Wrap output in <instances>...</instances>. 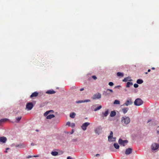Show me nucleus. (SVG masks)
<instances>
[{
	"mask_svg": "<svg viewBox=\"0 0 159 159\" xmlns=\"http://www.w3.org/2000/svg\"><path fill=\"white\" fill-rule=\"evenodd\" d=\"M50 112L51 113H52L54 112V111L52 110H50L46 111L44 113V116H47L46 117L47 119H51L55 117V116L53 114H50L47 116V115Z\"/></svg>",
	"mask_w": 159,
	"mask_h": 159,
	"instance_id": "nucleus-1",
	"label": "nucleus"
},
{
	"mask_svg": "<svg viewBox=\"0 0 159 159\" xmlns=\"http://www.w3.org/2000/svg\"><path fill=\"white\" fill-rule=\"evenodd\" d=\"M130 122V119L129 117L126 116H124L122 118L121 122L122 123L127 125Z\"/></svg>",
	"mask_w": 159,
	"mask_h": 159,
	"instance_id": "nucleus-2",
	"label": "nucleus"
},
{
	"mask_svg": "<svg viewBox=\"0 0 159 159\" xmlns=\"http://www.w3.org/2000/svg\"><path fill=\"white\" fill-rule=\"evenodd\" d=\"M143 103V101L140 98L136 99L134 102V104L136 106H139Z\"/></svg>",
	"mask_w": 159,
	"mask_h": 159,
	"instance_id": "nucleus-3",
	"label": "nucleus"
},
{
	"mask_svg": "<svg viewBox=\"0 0 159 159\" xmlns=\"http://www.w3.org/2000/svg\"><path fill=\"white\" fill-rule=\"evenodd\" d=\"M101 97V95L100 93H98L94 94L92 97V99L96 100L100 99Z\"/></svg>",
	"mask_w": 159,
	"mask_h": 159,
	"instance_id": "nucleus-4",
	"label": "nucleus"
},
{
	"mask_svg": "<svg viewBox=\"0 0 159 159\" xmlns=\"http://www.w3.org/2000/svg\"><path fill=\"white\" fill-rule=\"evenodd\" d=\"M113 133L112 131H111L110 133V135L108 137V141L110 142H114L116 141L115 138L113 137Z\"/></svg>",
	"mask_w": 159,
	"mask_h": 159,
	"instance_id": "nucleus-5",
	"label": "nucleus"
},
{
	"mask_svg": "<svg viewBox=\"0 0 159 159\" xmlns=\"http://www.w3.org/2000/svg\"><path fill=\"white\" fill-rule=\"evenodd\" d=\"M159 148V144L157 143H154L151 145V149L152 150H155Z\"/></svg>",
	"mask_w": 159,
	"mask_h": 159,
	"instance_id": "nucleus-6",
	"label": "nucleus"
},
{
	"mask_svg": "<svg viewBox=\"0 0 159 159\" xmlns=\"http://www.w3.org/2000/svg\"><path fill=\"white\" fill-rule=\"evenodd\" d=\"M128 141L127 140H123L121 139H120L118 141V143L120 145H122L124 146H125V144L127 143Z\"/></svg>",
	"mask_w": 159,
	"mask_h": 159,
	"instance_id": "nucleus-7",
	"label": "nucleus"
},
{
	"mask_svg": "<svg viewBox=\"0 0 159 159\" xmlns=\"http://www.w3.org/2000/svg\"><path fill=\"white\" fill-rule=\"evenodd\" d=\"M90 125L89 122H85L81 126V128L84 130H85L86 129L87 127Z\"/></svg>",
	"mask_w": 159,
	"mask_h": 159,
	"instance_id": "nucleus-8",
	"label": "nucleus"
},
{
	"mask_svg": "<svg viewBox=\"0 0 159 159\" xmlns=\"http://www.w3.org/2000/svg\"><path fill=\"white\" fill-rule=\"evenodd\" d=\"M33 107V104L32 102L28 103L26 105V108L28 110H31Z\"/></svg>",
	"mask_w": 159,
	"mask_h": 159,
	"instance_id": "nucleus-9",
	"label": "nucleus"
},
{
	"mask_svg": "<svg viewBox=\"0 0 159 159\" xmlns=\"http://www.w3.org/2000/svg\"><path fill=\"white\" fill-rule=\"evenodd\" d=\"M113 92V90L111 89H107L106 91L104 93V94L105 96L111 94V93Z\"/></svg>",
	"mask_w": 159,
	"mask_h": 159,
	"instance_id": "nucleus-10",
	"label": "nucleus"
},
{
	"mask_svg": "<svg viewBox=\"0 0 159 159\" xmlns=\"http://www.w3.org/2000/svg\"><path fill=\"white\" fill-rule=\"evenodd\" d=\"M102 130V128L101 126H99L97 127L95 130V133L99 134L101 132V130Z\"/></svg>",
	"mask_w": 159,
	"mask_h": 159,
	"instance_id": "nucleus-11",
	"label": "nucleus"
},
{
	"mask_svg": "<svg viewBox=\"0 0 159 159\" xmlns=\"http://www.w3.org/2000/svg\"><path fill=\"white\" fill-rule=\"evenodd\" d=\"M133 103L132 100L131 99H130L129 100H127L126 102L123 104V105H126L128 106L129 105H131Z\"/></svg>",
	"mask_w": 159,
	"mask_h": 159,
	"instance_id": "nucleus-12",
	"label": "nucleus"
},
{
	"mask_svg": "<svg viewBox=\"0 0 159 159\" xmlns=\"http://www.w3.org/2000/svg\"><path fill=\"white\" fill-rule=\"evenodd\" d=\"M132 149L131 148H127L125 151V154L126 155H129L132 152Z\"/></svg>",
	"mask_w": 159,
	"mask_h": 159,
	"instance_id": "nucleus-13",
	"label": "nucleus"
},
{
	"mask_svg": "<svg viewBox=\"0 0 159 159\" xmlns=\"http://www.w3.org/2000/svg\"><path fill=\"white\" fill-rule=\"evenodd\" d=\"M7 138L4 137H0V142L2 143H5L7 141Z\"/></svg>",
	"mask_w": 159,
	"mask_h": 159,
	"instance_id": "nucleus-14",
	"label": "nucleus"
},
{
	"mask_svg": "<svg viewBox=\"0 0 159 159\" xmlns=\"http://www.w3.org/2000/svg\"><path fill=\"white\" fill-rule=\"evenodd\" d=\"M38 94L39 93L38 92H34L30 96V98H32L34 97H36L38 96Z\"/></svg>",
	"mask_w": 159,
	"mask_h": 159,
	"instance_id": "nucleus-15",
	"label": "nucleus"
},
{
	"mask_svg": "<svg viewBox=\"0 0 159 159\" xmlns=\"http://www.w3.org/2000/svg\"><path fill=\"white\" fill-rule=\"evenodd\" d=\"M90 100L89 99L84 100H80L76 101V102L77 103H80L84 102H90Z\"/></svg>",
	"mask_w": 159,
	"mask_h": 159,
	"instance_id": "nucleus-16",
	"label": "nucleus"
},
{
	"mask_svg": "<svg viewBox=\"0 0 159 159\" xmlns=\"http://www.w3.org/2000/svg\"><path fill=\"white\" fill-rule=\"evenodd\" d=\"M56 93V92L54 91L53 90H48L46 91V93L49 94H54Z\"/></svg>",
	"mask_w": 159,
	"mask_h": 159,
	"instance_id": "nucleus-17",
	"label": "nucleus"
},
{
	"mask_svg": "<svg viewBox=\"0 0 159 159\" xmlns=\"http://www.w3.org/2000/svg\"><path fill=\"white\" fill-rule=\"evenodd\" d=\"M108 114V110H107L105 112H102V114L103 115L102 116V117H104L107 116Z\"/></svg>",
	"mask_w": 159,
	"mask_h": 159,
	"instance_id": "nucleus-18",
	"label": "nucleus"
},
{
	"mask_svg": "<svg viewBox=\"0 0 159 159\" xmlns=\"http://www.w3.org/2000/svg\"><path fill=\"white\" fill-rule=\"evenodd\" d=\"M129 108L128 107H125L122 109V111L124 114L126 113L128 111Z\"/></svg>",
	"mask_w": 159,
	"mask_h": 159,
	"instance_id": "nucleus-19",
	"label": "nucleus"
},
{
	"mask_svg": "<svg viewBox=\"0 0 159 159\" xmlns=\"http://www.w3.org/2000/svg\"><path fill=\"white\" fill-rule=\"evenodd\" d=\"M75 115L76 114L75 112H72L70 114V116L71 118H73L75 117Z\"/></svg>",
	"mask_w": 159,
	"mask_h": 159,
	"instance_id": "nucleus-20",
	"label": "nucleus"
},
{
	"mask_svg": "<svg viewBox=\"0 0 159 159\" xmlns=\"http://www.w3.org/2000/svg\"><path fill=\"white\" fill-rule=\"evenodd\" d=\"M116 115V113L115 111H112L111 112V113L110 114V116L111 117H113L115 116Z\"/></svg>",
	"mask_w": 159,
	"mask_h": 159,
	"instance_id": "nucleus-21",
	"label": "nucleus"
},
{
	"mask_svg": "<svg viewBox=\"0 0 159 159\" xmlns=\"http://www.w3.org/2000/svg\"><path fill=\"white\" fill-rule=\"evenodd\" d=\"M133 84L132 82H128L127 83L126 87L128 88L130 87V86L132 85Z\"/></svg>",
	"mask_w": 159,
	"mask_h": 159,
	"instance_id": "nucleus-22",
	"label": "nucleus"
},
{
	"mask_svg": "<svg viewBox=\"0 0 159 159\" xmlns=\"http://www.w3.org/2000/svg\"><path fill=\"white\" fill-rule=\"evenodd\" d=\"M130 78L129 77H126L125 78V79H124L123 80V82H126L128 80H129V81H131L132 80H129V79Z\"/></svg>",
	"mask_w": 159,
	"mask_h": 159,
	"instance_id": "nucleus-23",
	"label": "nucleus"
},
{
	"mask_svg": "<svg viewBox=\"0 0 159 159\" xmlns=\"http://www.w3.org/2000/svg\"><path fill=\"white\" fill-rule=\"evenodd\" d=\"M136 82L138 84H141L143 83V81L141 79H139L137 80Z\"/></svg>",
	"mask_w": 159,
	"mask_h": 159,
	"instance_id": "nucleus-24",
	"label": "nucleus"
},
{
	"mask_svg": "<svg viewBox=\"0 0 159 159\" xmlns=\"http://www.w3.org/2000/svg\"><path fill=\"white\" fill-rule=\"evenodd\" d=\"M58 154V152L56 151L52 152H51L52 155L53 156H56Z\"/></svg>",
	"mask_w": 159,
	"mask_h": 159,
	"instance_id": "nucleus-25",
	"label": "nucleus"
},
{
	"mask_svg": "<svg viewBox=\"0 0 159 159\" xmlns=\"http://www.w3.org/2000/svg\"><path fill=\"white\" fill-rule=\"evenodd\" d=\"M114 147L116 149H119V146L117 143H114Z\"/></svg>",
	"mask_w": 159,
	"mask_h": 159,
	"instance_id": "nucleus-26",
	"label": "nucleus"
},
{
	"mask_svg": "<svg viewBox=\"0 0 159 159\" xmlns=\"http://www.w3.org/2000/svg\"><path fill=\"white\" fill-rule=\"evenodd\" d=\"M102 107L100 105V106H99L98 107H97L96 108H95L94 109V111H96L98 110H100V109H101Z\"/></svg>",
	"mask_w": 159,
	"mask_h": 159,
	"instance_id": "nucleus-27",
	"label": "nucleus"
},
{
	"mask_svg": "<svg viewBox=\"0 0 159 159\" xmlns=\"http://www.w3.org/2000/svg\"><path fill=\"white\" fill-rule=\"evenodd\" d=\"M117 75L118 76H123V75H124V74L123 73H121V72H118L117 73Z\"/></svg>",
	"mask_w": 159,
	"mask_h": 159,
	"instance_id": "nucleus-28",
	"label": "nucleus"
},
{
	"mask_svg": "<svg viewBox=\"0 0 159 159\" xmlns=\"http://www.w3.org/2000/svg\"><path fill=\"white\" fill-rule=\"evenodd\" d=\"M120 103V101L119 100H116L114 102V104H119Z\"/></svg>",
	"mask_w": 159,
	"mask_h": 159,
	"instance_id": "nucleus-29",
	"label": "nucleus"
},
{
	"mask_svg": "<svg viewBox=\"0 0 159 159\" xmlns=\"http://www.w3.org/2000/svg\"><path fill=\"white\" fill-rule=\"evenodd\" d=\"M21 118V116H20L19 117H16V119L17 121V122H19Z\"/></svg>",
	"mask_w": 159,
	"mask_h": 159,
	"instance_id": "nucleus-30",
	"label": "nucleus"
},
{
	"mask_svg": "<svg viewBox=\"0 0 159 159\" xmlns=\"http://www.w3.org/2000/svg\"><path fill=\"white\" fill-rule=\"evenodd\" d=\"M8 120V119L5 118L3 119H2L0 120V123H2L4 121H7Z\"/></svg>",
	"mask_w": 159,
	"mask_h": 159,
	"instance_id": "nucleus-31",
	"label": "nucleus"
},
{
	"mask_svg": "<svg viewBox=\"0 0 159 159\" xmlns=\"http://www.w3.org/2000/svg\"><path fill=\"white\" fill-rule=\"evenodd\" d=\"M134 88H137L138 87L139 85L137 84H134Z\"/></svg>",
	"mask_w": 159,
	"mask_h": 159,
	"instance_id": "nucleus-32",
	"label": "nucleus"
},
{
	"mask_svg": "<svg viewBox=\"0 0 159 159\" xmlns=\"http://www.w3.org/2000/svg\"><path fill=\"white\" fill-rule=\"evenodd\" d=\"M92 78L94 80H96L97 79V77L95 75H93L92 76Z\"/></svg>",
	"mask_w": 159,
	"mask_h": 159,
	"instance_id": "nucleus-33",
	"label": "nucleus"
},
{
	"mask_svg": "<svg viewBox=\"0 0 159 159\" xmlns=\"http://www.w3.org/2000/svg\"><path fill=\"white\" fill-rule=\"evenodd\" d=\"M108 84H109V85L110 86H113V83L112 82H109Z\"/></svg>",
	"mask_w": 159,
	"mask_h": 159,
	"instance_id": "nucleus-34",
	"label": "nucleus"
},
{
	"mask_svg": "<svg viewBox=\"0 0 159 159\" xmlns=\"http://www.w3.org/2000/svg\"><path fill=\"white\" fill-rule=\"evenodd\" d=\"M157 133L159 134V126H158L156 129Z\"/></svg>",
	"mask_w": 159,
	"mask_h": 159,
	"instance_id": "nucleus-35",
	"label": "nucleus"
},
{
	"mask_svg": "<svg viewBox=\"0 0 159 159\" xmlns=\"http://www.w3.org/2000/svg\"><path fill=\"white\" fill-rule=\"evenodd\" d=\"M70 123L69 121H68L66 123V125H67L69 126H70Z\"/></svg>",
	"mask_w": 159,
	"mask_h": 159,
	"instance_id": "nucleus-36",
	"label": "nucleus"
},
{
	"mask_svg": "<svg viewBox=\"0 0 159 159\" xmlns=\"http://www.w3.org/2000/svg\"><path fill=\"white\" fill-rule=\"evenodd\" d=\"M71 126L72 127H74L75 126V124L74 123H72L71 124Z\"/></svg>",
	"mask_w": 159,
	"mask_h": 159,
	"instance_id": "nucleus-37",
	"label": "nucleus"
},
{
	"mask_svg": "<svg viewBox=\"0 0 159 159\" xmlns=\"http://www.w3.org/2000/svg\"><path fill=\"white\" fill-rule=\"evenodd\" d=\"M32 157V156H27L26 157V158H31Z\"/></svg>",
	"mask_w": 159,
	"mask_h": 159,
	"instance_id": "nucleus-38",
	"label": "nucleus"
},
{
	"mask_svg": "<svg viewBox=\"0 0 159 159\" xmlns=\"http://www.w3.org/2000/svg\"><path fill=\"white\" fill-rule=\"evenodd\" d=\"M33 157H39V156L38 155H37L34 156Z\"/></svg>",
	"mask_w": 159,
	"mask_h": 159,
	"instance_id": "nucleus-39",
	"label": "nucleus"
},
{
	"mask_svg": "<svg viewBox=\"0 0 159 159\" xmlns=\"http://www.w3.org/2000/svg\"><path fill=\"white\" fill-rule=\"evenodd\" d=\"M67 159H73L71 158V157L69 156L67 157Z\"/></svg>",
	"mask_w": 159,
	"mask_h": 159,
	"instance_id": "nucleus-40",
	"label": "nucleus"
},
{
	"mask_svg": "<svg viewBox=\"0 0 159 159\" xmlns=\"http://www.w3.org/2000/svg\"><path fill=\"white\" fill-rule=\"evenodd\" d=\"M84 88H81V89H80V91H82L84 90Z\"/></svg>",
	"mask_w": 159,
	"mask_h": 159,
	"instance_id": "nucleus-41",
	"label": "nucleus"
},
{
	"mask_svg": "<svg viewBox=\"0 0 159 159\" xmlns=\"http://www.w3.org/2000/svg\"><path fill=\"white\" fill-rule=\"evenodd\" d=\"M99 155H100L99 154H96L95 156L96 157H97V156H99Z\"/></svg>",
	"mask_w": 159,
	"mask_h": 159,
	"instance_id": "nucleus-42",
	"label": "nucleus"
},
{
	"mask_svg": "<svg viewBox=\"0 0 159 159\" xmlns=\"http://www.w3.org/2000/svg\"><path fill=\"white\" fill-rule=\"evenodd\" d=\"M151 69H152V70H154L155 69V68L154 67H152Z\"/></svg>",
	"mask_w": 159,
	"mask_h": 159,
	"instance_id": "nucleus-43",
	"label": "nucleus"
},
{
	"mask_svg": "<svg viewBox=\"0 0 159 159\" xmlns=\"http://www.w3.org/2000/svg\"><path fill=\"white\" fill-rule=\"evenodd\" d=\"M150 71H151L150 69H148V72H150Z\"/></svg>",
	"mask_w": 159,
	"mask_h": 159,
	"instance_id": "nucleus-44",
	"label": "nucleus"
},
{
	"mask_svg": "<svg viewBox=\"0 0 159 159\" xmlns=\"http://www.w3.org/2000/svg\"><path fill=\"white\" fill-rule=\"evenodd\" d=\"M9 148H7L6 149V150H8L9 149Z\"/></svg>",
	"mask_w": 159,
	"mask_h": 159,
	"instance_id": "nucleus-45",
	"label": "nucleus"
},
{
	"mask_svg": "<svg viewBox=\"0 0 159 159\" xmlns=\"http://www.w3.org/2000/svg\"><path fill=\"white\" fill-rule=\"evenodd\" d=\"M151 121V120H148V123L149 122Z\"/></svg>",
	"mask_w": 159,
	"mask_h": 159,
	"instance_id": "nucleus-46",
	"label": "nucleus"
},
{
	"mask_svg": "<svg viewBox=\"0 0 159 159\" xmlns=\"http://www.w3.org/2000/svg\"><path fill=\"white\" fill-rule=\"evenodd\" d=\"M145 73L146 74H148V72H146Z\"/></svg>",
	"mask_w": 159,
	"mask_h": 159,
	"instance_id": "nucleus-47",
	"label": "nucleus"
},
{
	"mask_svg": "<svg viewBox=\"0 0 159 159\" xmlns=\"http://www.w3.org/2000/svg\"><path fill=\"white\" fill-rule=\"evenodd\" d=\"M5 152L6 153L7 152V150L5 151Z\"/></svg>",
	"mask_w": 159,
	"mask_h": 159,
	"instance_id": "nucleus-48",
	"label": "nucleus"
},
{
	"mask_svg": "<svg viewBox=\"0 0 159 159\" xmlns=\"http://www.w3.org/2000/svg\"><path fill=\"white\" fill-rule=\"evenodd\" d=\"M72 133H71V134H72V133H73V130H72Z\"/></svg>",
	"mask_w": 159,
	"mask_h": 159,
	"instance_id": "nucleus-49",
	"label": "nucleus"
},
{
	"mask_svg": "<svg viewBox=\"0 0 159 159\" xmlns=\"http://www.w3.org/2000/svg\"><path fill=\"white\" fill-rule=\"evenodd\" d=\"M36 131H38V130H37V129L36 130Z\"/></svg>",
	"mask_w": 159,
	"mask_h": 159,
	"instance_id": "nucleus-50",
	"label": "nucleus"
},
{
	"mask_svg": "<svg viewBox=\"0 0 159 159\" xmlns=\"http://www.w3.org/2000/svg\"><path fill=\"white\" fill-rule=\"evenodd\" d=\"M31 145H33V144H31Z\"/></svg>",
	"mask_w": 159,
	"mask_h": 159,
	"instance_id": "nucleus-51",
	"label": "nucleus"
},
{
	"mask_svg": "<svg viewBox=\"0 0 159 159\" xmlns=\"http://www.w3.org/2000/svg\"><path fill=\"white\" fill-rule=\"evenodd\" d=\"M31 145H33V144H31Z\"/></svg>",
	"mask_w": 159,
	"mask_h": 159,
	"instance_id": "nucleus-52",
	"label": "nucleus"
},
{
	"mask_svg": "<svg viewBox=\"0 0 159 159\" xmlns=\"http://www.w3.org/2000/svg\"><path fill=\"white\" fill-rule=\"evenodd\" d=\"M46 159H48V158H46Z\"/></svg>",
	"mask_w": 159,
	"mask_h": 159,
	"instance_id": "nucleus-53",
	"label": "nucleus"
}]
</instances>
